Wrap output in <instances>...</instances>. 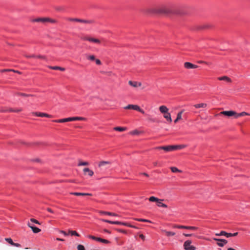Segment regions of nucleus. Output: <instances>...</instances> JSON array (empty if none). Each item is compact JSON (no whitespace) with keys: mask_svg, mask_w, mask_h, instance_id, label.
<instances>
[{"mask_svg":"<svg viewBox=\"0 0 250 250\" xmlns=\"http://www.w3.org/2000/svg\"><path fill=\"white\" fill-rule=\"evenodd\" d=\"M146 12L149 13H158L165 15H169L172 13L171 8L166 5H162L157 8H152L146 9Z\"/></svg>","mask_w":250,"mask_h":250,"instance_id":"1","label":"nucleus"},{"mask_svg":"<svg viewBox=\"0 0 250 250\" xmlns=\"http://www.w3.org/2000/svg\"><path fill=\"white\" fill-rule=\"evenodd\" d=\"M186 146L185 145L166 146H158L155 148L156 149H163L166 152L174 151L177 149H181Z\"/></svg>","mask_w":250,"mask_h":250,"instance_id":"2","label":"nucleus"},{"mask_svg":"<svg viewBox=\"0 0 250 250\" xmlns=\"http://www.w3.org/2000/svg\"><path fill=\"white\" fill-rule=\"evenodd\" d=\"M149 201L150 202H156V203H157V205L159 207H162L163 208H167V205H166L162 202L163 201V199H160L157 198L154 196H151L149 198Z\"/></svg>","mask_w":250,"mask_h":250,"instance_id":"3","label":"nucleus"},{"mask_svg":"<svg viewBox=\"0 0 250 250\" xmlns=\"http://www.w3.org/2000/svg\"><path fill=\"white\" fill-rule=\"evenodd\" d=\"M111 165L110 161H102L99 162L98 167L101 170L106 169L109 167Z\"/></svg>","mask_w":250,"mask_h":250,"instance_id":"4","label":"nucleus"},{"mask_svg":"<svg viewBox=\"0 0 250 250\" xmlns=\"http://www.w3.org/2000/svg\"><path fill=\"white\" fill-rule=\"evenodd\" d=\"M102 221L103 222H104L108 223L111 224L122 225L128 226V227H131V228H136L135 226H133L132 225L128 224L126 223H124V222H119V221H111L105 220V219H102Z\"/></svg>","mask_w":250,"mask_h":250,"instance_id":"5","label":"nucleus"},{"mask_svg":"<svg viewBox=\"0 0 250 250\" xmlns=\"http://www.w3.org/2000/svg\"><path fill=\"white\" fill-rule=\"evenodd\" d=\"M191 240H188L186 241L183 245L184 248L185 250H195L196 247L191 245Z\"/></svg>","mask_w":250,"mask_h":250,"instance_id":"6","label":"nucleus"},{"mask_svg":"<svg viewBox=\"0 0 250 250\" xmlns=\"http://www.w3.org/2000/svg\"><path fill=\"white\" fill-rule=\"evenodd\" d=\"M125 109H133L140 112L143 114H145V111L141 109L138 105L134 104H128L124 107Z\"/></svg>","mask_w":250,"mask_h":250,"instance_id":"7","label":"nucleus"},{"mask_svg":"<svg viewBox=\"0 0 250 250\" xmlns=\"http://www.w3.org/2000/svg\"><path fill=\"white\" fill-rule=\"evenodd\" d=\"M82 39L83 41H87L95 43L97 44H100L101 41L98 39L94 38L89 36H84L82 38Z\"/></svg>","mask_w":250,"mask_h":250,"instance_id":"8","label":"nucleus"},{"mask_svg":"<svg viewBox=\"0 0 250 250\" xmlns=\"http://www.w3.org/2000/svg\"><path fill=\"white\" fill-rule=\"evenodd\" d=\"M220 114L223 115L228 117H232L233 116L234 118H235V116L236 115V112L233 110L229 111H223L220 113Z\"/></svg>","mask_w":250,"mask_h":250,"instance_id":"9","label":"nucleus"},{"mask_svg":"<svg viewBox=\"0 0 250 250\" xmlns=\"http://www.w3.org/2000/svg\"><path fill=\"white\" fill-rule=\"evenodd\" d=\"M213 239L214 241L219 242L217 243V244L218 246L221 247H223L225 244H226L228 243L227 240H226V239H218L216 238H213Z\"/></svg>","mask_w":250,"mask_h":250,"instance_id":"10","label":"nucleus"},{"mask_svg":"<svg viewBox=\"0 0 250 250\" xmlns=\"http://www.w3.org/2000/svg\"><path fill=\"white\" fill-rule=\"evenodd\" d=\"M184 66L187 69H194L198 67L197 65H194L189 62H185L184 63Z\"/></svg>","mask_w":250,"mask_h":250,"instance_id":"11","label":"nucleus"},{"mask_svg":"<svg viewBox=\"0 0 250 250\" xmlns=\"http://www.w3.org/2000/svg\"><path fill=\"white\" fill-rule=\"evenodd\" d=\"M128 83L130 85H131L134 87H138L141 86L142 85L141 83L136 82V81H129L128 82Z\"/></svg>","mask_w":250,"mask_h":250,"instance_id":"12","label":"nucleus"},{"mask_svg":"<svg viewBox=\"0 0 250 250\" xmlns=\"http://www.w3.org/2000/svg\"><path fill=\"white\" fill-rule=\"evenodd\" d=\"M33 114L37 116L41 117H45L49 118L51 116L49 114H47L44 113H42V112H34V113H33Z\"/></svg>","mask_w":250,"mask_h":250,"instance_id":"13","label":"nucleus"},{"mask_svg":"<svg viewBox=\"0 0 250 250\" xmlns=\"http://www.w3.org/2000/svg\"><path fill=\"white\" fill-rule=\"evenodd\" d=\"M28 226L29 227H30L32 229L33 232H34L35 233H38L41 231V229H40L33 226V225H32V224H31L29 223L28 224Z\"/></svg>","mask_w":250,"mask_h":250,"instance_id":"14","label":"nucleus"},{"mask_svg":"<svg viewBox=\"0 0 250 250\" xmlns=\"http://www.w3.org/2000/svg\"><path fill=\"white\" fill-rule=\"evenodd\" d=\"M70 194L76 196H92V194L89 193L71 192Z\"/></svg>","mask_w":250,"mask_h":250,"instance_id":"15","label":"nucleus"},{"mask_svg":"<svg viewBox=\"0 0 250 250\" xmlns=\"http://www.w3.org/2000/svg\"><path fill=\"white\" fill-rule=\"evenodd\" d=\"M159 110L162 113L165 114L168 111V109L165 105H161L159 107Z\"/></svg>","mask_w":250,"mask_h":250,"instance_id":"16","label":"nucleus"},{"mask_svg":"<svg viewBox=\"0 0 250 250\" xmlns=\"http://www.w3.org/2000/svg\"><path fill=\"white\" fill-rule=\"evenodd\" d=\"M83 171L84 172V173L85 174L86 173H88V175H89L90 176H92L94 174V172L92 170H90L89 168L88 167H85L84 168H83Z\"/></svg>","mask_w":250,"mask_h":250,"instance_id":"17","label":"nucleus"},{"mask_svg":"<svg viewBox=\"0 0 250 250\" xmlns=\"http://www.w3.org/2000/svg\"><path fill=\"white\" fill-rule=\"evenodd\" d=\"M53 122H56V123H64V122H70V118L69 117V118H64V119H59V120H54Z\"/></svg>","mask_w":250,"mask_h":250,"instance_id":"18","label":"nucleus"},{"mask_svg":"<svg viewBox=\"0 0 250 250\" xmlns=\"http://www.w3.org/2000/svg\"><path fill=\"white\" fill-rule=\"evenodd\" d=\"M215 235L216 236H222V235H224L226 237H227V238L228 237H231V235H230V233H227L226 232V231H221L220 232V233H216L215 234Z\"/></svg>","mask_w":250,"mask_h":250,"instance_id":"19","label":"nucleus"},{"mask_svg":"<svg viewBox=\"0 0 250 250\" xmlns=\"http://www.w3.org/2000/svg\"><path fill=\"white\" fill-rule=\"evenodd\" d=\"M70 122L74 121H85L86 119L83 117H70Z\"/></svg>","mask_w":250,"mask_h":250,"instance_id":"20","label":"nucleus"},{"mask_svg":"<svg viewBox=\"0 0 250 250\" xmlns=\"http://www.w3.org/2000/svg\"><path fill=\"white\" fill-rule=\"evenodd\" d=\"M164 117L169 123L172 122V119L171 117L170 114L167 112V113H165L164 115Z\"/></svg>","mask_w":250,"mask_h":250,"instance_id":"21","label":"nucleus"},{"mask_svg":"<svg viewBox=\"0 0 250 250\" xmlns=\"http://www.w3.org/2000/svg\"><path fill=\"white\" fill-rule=\"evenodd\" d=\"M194 106L196 108H205L207 106V104L205 103H201V104H194Z\"/></svg>","mask_w":250,"mask_h":250,"instance_id":"22","label":"nucleus"},{"mask_svg":"<svg viewBox=\"0 0 250 250\" xmlns=\"http://www.w3.org/2000/svg\"><path fill=\"white\" fill-rule=\"evenodd\" d=\"M113 129L114 130L120 131V132H123V131H125L127 130L126 127H120V126L115 127Z\"/></svg>","mask_w":250,"mask_h":250,"instance_id":"23","label":"nucleus"},{"mask_svg":"<svg viewBox=\"0 0 250 250\" xmlns=\"http://www.w3.org/2000/svg\"><path fill=\"white\" fill-rule=\"evenodd\" d=\"M47 22H50L51 23H56L57 22V20L50 18L45 17V23Z\"/></svg>","mask_w":250,"mask_h":250,"instance_id":"24","label":"nucleus"},{"mask_svg":"<svg viewBox=\"0 0 250 250\" xmlns=\"http://www.w3.org/2000/svg\"><path fill=\"white\" fill-rule=\"evenodd\" d=\"M218 79L220 81H226L228 82H231V81L230 79L227 76L219 77Z\"/></svg>","mask_w":250,"mask_h":250,"instance_id":"25","label":"nucleus"},{"mask_svg":"<svg viewBox=\"0 0 250 250\" xmlns=\"http://www.w3.org/2000/svg\"><path fill=\"white\" fill-rule=\"evenodd\" d=\"M162 232H164L167 236H174L175 233L172 231H168L166 230H162Z\"/></svg>","mask_w":250,"mask_h":250,"instance_id":"26","label":"nucleus"},{"mask_svg":"<svg viewBox=\"0 0 250 250\" xmlns=\"http://www.w3.org/2000/svg\"><path fill=\"white\" fill-rule=\"evenodd\" d=\"M245 115H250V114L247 113V112H242L240 113H236V115L235 116V118H238L240 117H241V116H245Z\"/></svg>","mask_w":250,"mask_h":250,"instance_id":"27","label":"nucleus"},{"mask_svg":"<svg viewBox=\"0 0 250 250\" xmlns=\"http://www.w3.org/2000/svg\"><path fill=\"white\" fill-rule=\"evenodd\" d=\"M182 119L181 113H178L177 115L176 119L174 120V123H177L179 120Z\"/></svg>","mask_w":250,"mask_h":250,"instance_id":"28","label":"nucleus"},{"mask_svg":"<svg viewBox=\"0 0 250 250\" xmlns=\"http://www.w3.org/2000/svg\"><path fill=\"white\" fill-rule=\"evenodd\" d=\"M79 22L84 23H92L93 22L92 21L83 20L82 19H79Z\"/></svg>","mask_w":250,"mask_h":250,"instance_id":"29","label":"nucleus"},{"mask_svg":"<svg viewBox=\"0 0 250 250\" xmlns=\"http://www.w3.org/2000/svg\"><path fill=\"white\" fill-rule=\"evenodd\" d=\"M86 58L89 60H91V61H95V56L93 55H86Z\"/></svg>","mask_w":250,"mask_h":250,"instance_id":"30","label":"nucleus"},{"mask_svg":"<svg viewBox=\"0 0 250 250\" xmlns=\"http://www.w3.org/2000/svg\"><path fill=\"white\" fill-rule=\"evenodd\" d=\"M38 22H42V23H45V17L43 18H38Z\"/></svg>","mask_w":250,"mask_h":250,"instance_id":"31","label":"nucleus"},{"mask_svg":"<svg viewBox=\"0 0 250 250\" xmlns=\"http://www.w3.org/2000/svg\"><path fill=\"white\" fill-rule=\"evenodd\" d=\"M16 94L17 95H20V96H24V97H29V96H34L33 95H32V94H26L23 93H17Z\"/></svg>","mask_w":250,"mask_h":250,"instance_id":"32","label":"nucleus"},{"mask_svg":"<svg viewBox=\"0 0 250 250\" xmlns=\"http://www.w3.org/2000/svg\"><path fill=\"white\" fill-rule=\"evenodd\" d=\"M98 241L100 242H102V243H105V244H109V243H110V242L108 240H106V239H102V238H99Z\"/></svg>","mask_w":250,"mask_h":250,"instance_id":"33","label":"nucleus"},{"mask_svg":"<svg viewBox=\"0 0 250 250\" xmlns=\"http://www.w3.org/2000/svg\"><path fill=\"white\" fill-rule=\"evenodd\" d=\"M173 228H177V229H187V228H188V226H182V225H175L173 226Z\"/></svg>","mask_w":250,"mask_h":250,"instance_id":"34","label":"nucleus"},{"mask_svg":"<svg viewBox=\"0 0 250 250\" xmlns=\"http://www.w3.org/2000/svg\"><path fill=\"white\" fill-rule=\"evenodd\" d=\"M102 213L103 214H107V215H112V216H118V215L117 214L114 213L110 212H102Z\"/></svg>","mask_w":250,"mask_h":250,"instance_id":"35","label":"nucleus"},{"mask_svg":"<svg viewBox=\"0 0 250 250\" xmlns=\"http://www.w3.org/2000/svg\"><path fill=\"white\" fill-rule=\"evenodd\" d=\"M170 169H171V170L173 172H181V170L178 169L177 167H170Z\"/></svg>","mask_w":250,"mask_h":250,"instance_id":"36","label":"nucleus"},{"mask_svg":"<svg viewBox=\"0 0 250 250\" xmlns=\"http://www.w3.org/2000/svg\"><path fill=\"white\" fill-rule=\"evenodd\" d=\"M187 229H190L191 230H197L198 229V228H197L196 227L188 226V228H187Z\"/></svg>","mask_w":250,"mask_h":250,"instance_id":"37","label":"nucleus"},{"mask_svg":"<svg viewBox=\"0 0 250 250\" xmlns=\"http://www.w3.org/2000/svg\"><path fill=\"white\" fill-rule=\"evenodd\" d=\"M69 233L71 234L72 235H75L77 236H80V235L76 231L69 230Z\"/></svg>","mask_w":250,"mask_h":250,"instance_id":"38","label":"nucleus"},{"mask_svg":"<svg viewBox=\"0 0 250 250\" xmlns=\"http://www.w3.org/2000/svg\"><path fill=\"white\" fill-rule=\"evenodd\" d=\"M89 165V163L87 162H80L78 166H87Z\"/></svg>","mask_w":250,"mask_h":250,"instance_id":"39","label":"nucleus"},{"mask_svg":"<svg viewBox=\"0 0 250 250\" xmlns=\"http://www.w3.org/2000/svg\"><path fill=\"white\" fill-rule=\"evenodd\" d=\"M79 19H77V18H67V20L69 21H77V22H79Z\"/></svg>","mask_w":250,"mask_h":250,"instance_id":"40","label":"nucleus"},{"mask_svg":"<svg viewBox=\"0 0 250 250\" xmlns=\"http://www.w3.org/2000/svg\"><path fill=\"white\" fill-rule=\"evenodd\" d=\"M5 241L10 244L12 246V244L14 243L12 240L10 238H6L5 239Z\"/></svg>","mask_w":250,"mask_h":250,"instance_id":"41","label":"nucleus"},{"mask_svg":"<svg viewBox=\"0 0 250 250\" xmlns=\"http://www.w3.org/2000/svg\"><path fill=\"white\" fill-rule=\"evenodd\" d=\"M10 112H19L22 111L21 108L18 109L17 110H14L12 108H10L8 110Z\"/></svg>","mask_w":250,"mask_h":250,"instance_id":"42","label":"nucleus"},{"mask_svg":"<svg viewBox=\"0 0 250 250\" xmlns=\"http://www.w3.org/2000/svg\"><path fill=\"white\" fill-rule=\"evenodd\" d=\"M88 237L90 239H92L94 240H96L97 241H99V237H96L92 236V235H89V236H88Z\"/></svg>","mask_w":250,"mask_h":250,"instance_id":"43","label":"nucleus"},{"mask_svg":"<svg viewBox=\"0 0 250 250\" xmlns=\"http://www.w3.org/2000/svg\"><path fill=\"white\" fill-rule=\"evenodd\" d=\"M77 249L78 250H85L84 246L82 245H79L77 246Z\"/></svg>","mask_w":250,"mask_h":250,"instance_id":"44","label":"nucleus"},{"mask_svg":"<svg viewBox=\"0 0 250 250\" xmlns=\"http://www.w3.org/2000/svg\"><path fill=\"white\" fill-rule=\"evenodd\" d=\"M24 56L26 58H35V57H36V56L35 55H28V54H24Z\"/></svg>","mask_w":250,"mask_h":250,"instance_id":"45","label":"nucleus"},{"mask_svg":"<svg viewBox=\"0 0 250 250\" xmlns=\"http://www.w3.org/2000/svg\"><path fill=\"white\" fill-rule=\"evenodd\" d=\"M136 220L140 222H151L150 221L144 219H137Z\"/></svg>","mask_w":250,"mask_h":250,"instance_id":"46","label":"nucleus"},{"mask_svg":"<svg viewBox=\"0 0 250 250\" xmlns=\"http://www.w3.org/2000/svg\"><path fill=\"white\" fill-rule=\"evenodd\" d=\"M129 133L131 135H137L139 134V131H137V130H135L131 131Z\"/></svg>","mask_w":250,"mask_h":250,"instance_id":"47","label":"nucleus"},{"mask_svg":"<svg viewBox=\"0 0 250 250\" xmlns=\"http://www.w3.org/2000/svg\"><path fill=\"white\" fill-rule=\"evenodd\" d=\"M30 221L31 222H33V223H35L37 224H39V225L40 224V222L38 220H36L35 219L31 218L30 219Z\"/></svg>","mask_w":250,"mask_h":250,"instance_id":"48","label":"nucleus"},{"mask_svg":"<svg viewBox=\"0 0 250 250\" xmlns=\"http://www.w3.org/2000/svg\"><path fill=\"white\" fill-rule=\"evenodd\" d=\"M59 67L60 66H49V68L51 69H53V70H59Z\"/></svg>","mask_w":250,"mask_h":250,"instance_id":"49","label":"nucleus"},{"mask_svg":"<svg viewBox=\"0 0 250 250\" xmlns=\"http://www.w3.org/2000/svg\"><path fill=\"white\" fill-rule=\"evenodd\" d=\"M37 58L42 59L43 60H46V57L44 56L38 55L36 56Z\"/></svg>","mask_w":250,"mask_h":250,"instance_id":"50","label":"nucleus"},{"mask_svg":"<svg viewBox=\"0 0 250 250\" xmlns=\"http://www.w3.org/2000/svg\"><path fill=\"white\" fill-rule=\"evenodd\" d=\"M12 246L17 247H20L21 246V245L20 244L16 243H14L13 244H12Z\"/></svg>","mask_w":250,"mask_h":250,"instance_id":"51","label":"nucleus"},{"mask_svg":"<svg viewBox=\"0 0 250 250\" xmlns=\"http://www.w3.org/2000/svg\"><path fill=\"white\" fill-rule=\"evenodd\" d=\"M95 62H96V63L98 65H100L101 64V62L100 60L99 59H95Z\"/></svg>","mask_w":250,"mask_h":250,"instance_id":"52","label":"nucleus"},{"mask_svg":"<svg viewBox=\"0 0 250 250\" xmlns=\"http://www.w3.org/2000/svg\"><path fill=\"white\" fill-rule=\"evenodd\" d=\"M116 230L117 231H118L119 232H122V233H126V231L125 230H122V229H116Z\"/></svg>","mask_w":250,"mask_h":250,"instance_id":"53","label":"nucleus"},{"mask_svg":"<svg viewBox=\"0 0 250 250\" xmlns=\"http://www.w3.org/2000/svg\"><path fill=\"white\" fill-rule=\"evenodd\" d=\"M193 235V234L183 233V235L185 236L186 237H190V236H192Z\"/></svg>","mask_w":250,"mask_h":250,"instance_id":"54","label":"nucleus"},{"mask_svg":"<svg viewBox=\"0 0 250 250\" xmlns=\"http://www.w3.org/2000/svg\"><path fill=\"white\" fill-rule=\"evenodd\" d=\"M139 237H140L142 240H145V236L143 234H140Z\"/></svg>","mask_w":250,"mask_h":250,"instance_id":"55","label":"nucleus"},{"mask_svg":"<svg viewBox=\"0 0 250 250\" xmlns=\"http://www.w3.org/2000/svg\"><path fill=\"white\" fill-rule=\"evenodd\" d=\"M31 21L32 22H38V18L32 19Z\"/></svg>","mask_w":250,"mask_h":250,"instance_id":"56","label":"nucleus"},{"mask_svg":"<svg viewBox=\"0 0 250 250\" xmlns=\"http://www.w3.org/2000/svg\"><path fill=\"white\" fill-rule=\"evenodd\" d=\"M230 233V235H231V236H235L238 235V232H235L234 233Z\"/></svg>","mask_w":250,"mask_h":250,"instance_id":"57","label":"nucleus"},{"mask_svg":"<svg viewBox=\"0 0 250 250\" xmlns=\"http://www.w3.org/2000/svg\"><path fill=\"white\" fill-rule=\"evenodd\" d=\"M61 233L63 234L65 236H67L68 235V233H67L65 231H63V230H61Z\"/></svg>","mask_w":250,"mask_h":250,"instance_id":"58","label":"nucleus"},{"mask_svg":"<svg viewBox=\"0 0 250 250\" xmlns=\"http://www.w3.org/2000/svg\"><path fill=\"white\" fill-rule=\"evenodd\" d=\"M10 69H3L1 70V72H9L10 71Z\"/></svg>","mask_w":250,"mask_h":250,"instance_id":"59","label":"nucleus"},{"mask_svg":"<svg viewBox=\"0 0 250 250\" xmlns=\"http://www.w3.org/2000/svg\"><path fill=\"white\" fill-rule=\"evenodd\" d=\"M47 210L51 213H53V211L50 208H47Z\"/></svg>","mask_w":250,"mask_h":250,"instance_id":"60","label":"nucleus"},{"mask_svg":"<svg viewBox=\"0 0 250 250\" xmlns=\"http://www.w3.org/2000/svg\"><path fill=\"white\" fill-rule=\"evenodd\" d=\"M64 70H65L64 68L59 67V70H61V71H64Z\"/></svg>","mask_w":250,"mask_h":250,"instance_id":"61","label":"nucleus"},{"mask_svg":"<svg viewBox=\"0 0 250 250\" xmlns=\"http://www.w3.org/2000/svg\"><path fill=\"white\" fill-rule=\"evenodd\" d=\"M104 231L105 232H107L108 233H110V231H109L108 230L106 229H104Z\"/></svg>","mask_w":250,"mask_h":250,"instance_id":"62","label":"nucleus"},{"mask_svg":"<svg viewBox=\"0 0 250 250\" xmlns=\"http://www.w3.org/2000/svg\"><path fill=\"white\" fill-rule=\"evenodd\" d=\"M8 111V110H6V109H1V110H0V112H6V111Z\"/></svg>","mask_w":250,"mask_h":250,"instance_id":"63","label":"nucleus"},{"mask_svg":"<svg viewBox=\"0 0 250 250\" xmlns=\"http://www.w3.org/2000/svg\"><path fill=\"white\" fill-rule=\"evenodd\" d=\"M57 240L58 241H64V240H63V239H61V238H57Z\"/></svg>","mask_w":250,"mask_h":250,"instance_id":"64","label":"nucleus"}]
</instances>
